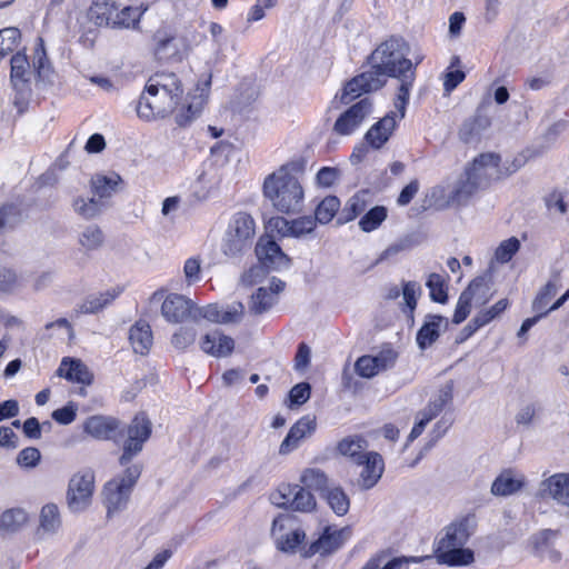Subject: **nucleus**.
<instances>
[{
    "mask_svg": "<svg viewBox=\"0 0 569 569\" xmlns=\"http://www.w3.org/2000/svg\"><path fill=\"white\" fill-rule=\"evenodd\" d=\"M408 52L409 46L401 37L392 36L380 43L369 58L370 70L353 77L343 87L341 102L348 104L363 93L382 88L388 77L403 76V72L413 70Z\"/></svg>",
    "mask_w": 569,
    "mask_h": 569,
    "instance_id": "1",
    "label": "nucleus"
},
{
    "mask_svg": "<svg viewBox=\"0 0 569 569\" xmlns=\"http://www.w3.org/2000/svg\"><path fill=\"white\" fill-rule=\"evenodd\" d=\"M119 428L120 421L108 416H91L83 425L84 432L96 439L119 442L118 436H126L122 453L119 458L120 466L126 467L142 451L144 443L151 436L152 423L144 412H140L124 429L119 431Z\"/></svg>",
    "mask_w": 569,
    "mask_h": 569,
    "instance_id": "2",
    "label": "nucleus"
},
{
    "mask_svg": "<svg viewBox=\"0 0 569 569\" xmlns=\"http://www.w3.org/2000/svg\"><path fill=\"white\" fill-rule=\"evenodd\" d=\"M182 94L183 87L176 73L157 72L146 84L137 104V114L146 121L164 118L176 110Z\"/></svg>",
    "mask_w": 569,
    "mask_h": 569,
    "instance_id": "3",
    "label": "nucleus"
},
{
    "mask_svg": "<svg viewBox=\"0 0 569 569\" xmlns=\"http://www.w3.org/2000/svg\"><path fill=\"white\" fill-rule=\"evenodd\" d=\"M297 169L295 162H289L268 174L263 180V196L280 213L295 214L303 208L305 189L296 174Z\"/></svg>",
    "mask_w": 569,
    "mask_h": 569,
    "instance_id": "4",
    "label": "nucleus"
},
{
    "mask_svg": "<svg viewBox=\"0 0 569 569\" xmlns=\"http://www.w3.org/2000/svg\"><path fill=\"white\" fill-rule=\"evenodd\" d=\"M253 236V218L246 212L234 213L221 244L223 254L230 258L242 256L251 248Z\"/></svg>",
    "mask_w": 569,
    "mask_h": 569,
    "instance_id": "5",
    "label": "nucleus"
},
{
    "mask_svg": "<svg viewBox=\"0 0 569 569\" xmlns=\"http://www.w3.org/2000/svg\"><path fill=\"white\" fill-rule=\"evenodd\" d=\"M141 475V466H128L122 476L108 481L103 489L104 505L108 516L123 509L130 498L131 491Z\"/></svg>",
    "mask_w": 569,
    "mask_h": 569,
    "instance_id": "6",
    "label": "nucleus"
},
{
    "mask_svg": "<svg viewBox=\"0 0 569 569\" xmlns=\"http://www.w3.org/2000/svg\"><path fill=\"white\" fill-rule=\"evenodd\" d=\"M94 488V473L91 470L77 472L69 481L67 500L69 508L79 512L84 510L90 501Z\"/></svg>",
    "mask_w": 569,
    "mask_h": 569,
    "instance_id": "7",
    "label": "nucleus"
},
{
    "mask_svg": "<svg viewBox=\"0 0 569 569\" xmlns=\"http://www.w3.org/2000/svg\"><path fill=\"white\" fill-rule=\"evenodd\" d=\"M349 527L337 528L328 526L322 533L305 550L303 557L309 558L315 555L329 556L339 550L350 538Z\"/></svg>",
    "mask_w": 569,
    "mask_h": 569,
    "instance_id": "8",
    "label": "nucleus"
},
{
    "mask_svg": "<svg viewBox=\"0 0 569 569\" xmlns=\"http://www.w3.org/2000/svg\"><path fill=\"white\" fill-rule=\"evenodd\" d=\"M372 113V101L363 98L342 112L333 124V131L339 136L352 134Z\"/></svg>",
    "mask_w": 569,
    "mask_h": 569,
    "instance_id": "9",
    "label": "nucleus"
},
{
    "mask_svg": "<svg viewBox=\"0 0 569 569\" xmlns=\"http://www.w3.org/2000/svg\"><path fill=\"white\" fill-rule=\"evenodd\" d=\"M397 358V351L387 346L376 355H366L360 357L355 363V369L360 377L372 378L379 372L393 367Z\"/></svg>",
    "mask_w": 569,
    "mask_h": 569,
    "instance_id": "10",
    "label": "nucleus"
},
{
    "mask_svg": "<svg viewBox=\"0 0 569 569\" xmlns=\"http://www.w3.org/2000/svg\"><path fill=\"white\" fill-rule=\"evenodd\" d=\"M256 256L261 266L269 270H280L290 264V258L269 236L260 237L256 244Z\"/></svg>",
    "mask_w": 569,
    "mask_h": 569,
    "instance_id": "11",
    "label": "nucleus"
},
{
    "mask_svg": "<svg viewBox=\"0 0 569 569\" xmlns=\"http://www.w3.org/2000/svg\"><path fill=\"white\" fill-rule=\"evenodd\" d=\"M500 157L495 153H482L475 158L472 163L466 168V174L470 176L481 188L489 184L493 179L499 178Z\"/></svg>",
    "mask_w": 569,
    "mask_h": 569,
    "instance_id": "12",
    "label": "nucleus"
},
{
    "mask_svg": "<svg viewBox=\"0 0 569 569\" xmlns=\"http://www.w3.org/2000/svg\"><path fill=\"white\" fill-rule=\"evenodd\" d=\"M194 303L182 295L170 293L161 305L162 317L171 323L193 320Z\"/></svg>",
    "mask_w": 569,
    "mask_h": 569,
    "instance_id": "13",
    "label": "nucleus"
},
{
    "mask_svg": "<svg viewBox=\"0 0 569 569\" xmlns=\"http://www.w3.org/2000/svg\"><path fill=\"white\" fill-rule=\"evenodd\" d=\"M475 532L473 520L461 518L443 529V536L438 540L437 548L465 547Z\"/></svg>",
    "mask_w": 569,
    "mask_h": 569,
    "instance_id": "14",
    "label": "nucleus"
},
{
    "mask_svg": "<svg viewBox=\"0 0 569 569\" xmlns=\"http://www.w3.org/2000/svg\"><path fill=\"white\" fill-rule=\"evenodd\" d=\"M282 501L280 506H287L295 511L310 512L316 508L313 495L306 488L298 485L284 486L279 491Z\"/></svg>",
    "mask_w": 569,
    "mask_h": 569,
    "instance_id": "15",
    "label": "nucleus"
},
{
    "mask_svg": "<svg viewBox=\"0 0 569 569\" xmlns=\"http://www.w3.org/2000/svg\"><path fill=\"white\" fill-rule=\"evenodd\" d=\"M356 465L362 467L359 475V486L365 490L373 488L385 470L383 459L381 455L376 451L367 452Z\"/></svg>",
    "mask_w": 569,
    "mask_h": 569,
    "instance_id": "16",
    "label": "nucleus"
},
{
    "mask_svg": "<svg viewBox=\"0 0 569 569\" xmlns=\"http://www.w3.org/2000/svg\"><path fill=\"white\" fill-rule=\"evenodd\" d=\"M317 422L315 417L305 416L300 418L289 430L279 447L280 455H288L297 449L300 441L316 431Z\"/></svg>",
    "mask_w": 569,
    "mask_h": 569,
    "instance_id": "17",
    "label": "nucleus"
},
{
    "mask_svg": "<svg viewBox=\"0 0 569 569\" xmlns=\"http://www.w3.org/2000/svg\"><path fill=\"white\" fill-rule=\"evenodd\" d=\"M448 319L439 315H427L421 328L417 332L416 341L421 350L431 347L440 337L441 331L447 330Z\"/></svg>",
    "mask_w": 569,
    "mask_h": 569,
    "instance_id": "18",
    "label": "nucleus"
},
{
    "mask_svg": "<svg viewBox=\"0 0 569 569\" xmlns=\"http://www.w3.org/2000/svg\"><path fill=\"white\" fill-rule=\"evenodd\" d=\"M200 348L203 352L216 357H228L234 349V340L216 329L207 332L200 340Z\"/></svg>",
    "mask_w": 569,
    "mask_h": 569,
    "instance_id": "19",
    "label": "nucleus"
},
{
    "mask_svg": "<svg viewBox=\"0 0 569 569\" xmlns=\"http://www.w3.org/2000/svg\"><path fill=\"white\" fill-rule=\"evenodd\" d=\"M396 126V113L391 111L367 131L366 142L373 149H380L389 140Z\"/></svg>",
    "mask_w": 569,
    "mask_h": 569,
    "instance_id": "20",
    "label": "nucleus"
},
{
    "mask_svg": "<svg viewBox=\"0 0 569 569\" xmlns=\"http://www.w3.org/2000/svg\"><path fill=\"white\" fill-rule=\"evenodd\" d=\"M526 478L522 473L513 470H503L492 482L491 493L498 497L511 496L525 486Z\"/></svg>",
    "mask_w": 569,
    "mask_h": 569,
    "instance_id": "21",
    "label": "nucleus"
},
{
    "mask_svg": "<svg viewBox=\"0 0 569 569\" xmlns=\"http://www.w3.org/2000/svg\"><path fill=\"white\" fill-rule=\"evenodd\" d=\"M59 377L69 381L89 386L93 381V375L89 368L79 359L63 358L57 370Z\"/></svg>",
    "mask_w": 569,
    "mask_h": 569,
    "instance_id": "22",
    "label": "nucleus"
},
{
    "mask_svg": "<svg viewBox=\"0 0 569 569\" xmlns=\"http://www.w3.org/2000/svg\"><path fill=\"white\" fill-rule=\"evenodd\" d=\"M273 226L282 236L300 238L311 233L317 222L312 216H302L291 221L284 218H277L273 220Z\"/></svg>",
    "mask_w": 569,
    "mask_h": 569,
    "instance_id": "23",
    "label": "nucleus"
},
{
    "mask_svg": "<svg viewBox=\"0 0 569 569\" xmlns=\"http://www.w3.org/2000/svg\"><path fill=\"white\" fill-rule=\"evenodd\" d=\"M243 306L238 303L237 307H233L232 310H221L217 305H208L202 308H198L194 306L193 311V321H197L201 318L207 319L211 322L219 323H229L234 322L240 319L242 313Z\"/></svg>",
    "mask_w": 569,
    "mask_h": 569,
    "instance_id": "24",
    "label": "nucleus"
},
{
    "mask_svg": "<svg viewBox=\"0 0 569 569\" xmlns=\"http://www.w3.org/2000/svg\"><path fill=\"white\" fill-rule=\"evenodd\" d=\"M436 558L439 563L449 567H463L475 561V553L465 547L436 548Z\"/></svg>",
    "mask_w": 569,
    "mask_h": 569,
    "instance_id": "25",
    "label": "nucleus"
},
{
    "mask_svg": "<svg viewBox=\"0 0 569 569\" xmlns=\"http://www.w3.org/2000/svg\"><path fill=\"white\" fill-rule=\"evenodd\" d=\"M129 340L136 353L147 355L153 342L149 323L142 320L137 321L129 330Z\"/></svg>",
    "mask_w": 569,
    "mask_h": 569,
    "instance_id": "26",
    "label": "nucleus"
},
{
    "mask_svg": "<svg viewBox=\"0 0 569 569\" xmlns=\"http://www.w3.org/2000/svg\"><path fill=\"white\" fill-rule=\"evenodd\" d=\"M387 553L380 552L371 557L362 569H408L412 563L423 561L422 557H396L387 561Z\"/></svg>",
    "mask_w": 569,
    "mask_h": 569,
    "instance_id": "27",
    "label": "nucleus"
},
{
    "mask_svg": "<svg viewBox=\"0 0 569 569\" xmlns=\"http://www.w3.org/2000/svg\"><path fill=\"white\" fill-rule=\"evenodd\" d=\"M479 189V182L463 172L449 194V202L457 206L466 204Z\"/></svg>",
    "mask_w": 569,
    "mask_h": 569,
    "instance_id": "28",
    "label": "nucleus"
},
{
    "mask_svg": "<svg viewBox=\"0 0 569 569\" xmlns=\"http://www.w3.org/2000/svg\"><path fill=\"white\" fill-rule=\"evenodd\" d=\"M368 441L360 436H348L337 443L339 455L357 463L367 455Z\"/></svg>",
    "mask_w": 569,
    "mask_h": 569,
    "instance_id": "29",
    "label": "nucleus"
},
{
    "mask_svg": "<svg viewBox=\"0 0 569 569\" xmlns=\"http://www.w3.org/2000/svg\"><path fill=\"white\" fill-rule=\"evenodd\" d=\"M121 182L119 174L111 176L94 174L90 180V187L93 196L107 202L117 191V187Z\"/></svg>",
    "mask_w": 569,
    "mask_h": 569,
    "instance_id": "30",
    "label": "nucleus"
},
{
    "mask_svg": "<svg viewBox=\"0 0 569 569\" xmlns=\"http://www.w3.org/2000/svg\"><path fill=\"white\" fill-rule=\"evenodd\" d=\"M108 207V203L94 196L91 198L77 197L72 201L74 212L86 220L99 217Z\"/></svg>",
    "mask_w": 569,
    "mask_h": 569,
    "instance_id": "31",
    "label": "nucleus"
},
{
    "mask_svg": "<svg viewBox=\"0 0 569 569\" xmlns=\"http://www.w3.org/2000/svg\"><path fill=\"white\" fill-rule=\"evenodd\" d=\"M489 126L490 119L487 116L477 114L462 123L459 137L463 142L471 143L478 140L482 131Z\"/></svg>",
    "mask_w": 569,
    "mask_h": 569,
    "instance_id": "32",
    "label": "nucleus"
},
{
    "mask_svg": "<svg viewBox=\"0 0 569 569\" xmlns=\"http://www.w3.org/2000/svg\"><path fill=\"white\" fill-rule=\"evenodd\" d=\"M120 295V290L110 289L104 292H100L98 295L89 296L82 305L79 307V312L89 315L97 313L102 310L106 306L111 303L118 296Z\"/></svg>",
    "mask_w": 569,
    "mask_h": 569,
    "instance_id": "33",
    "label": "nucleus"
},
{
    "mask_svg": "<svg viewBox=\"0 0 569 569\" xmlns=\"http://www.w3.org/2000/svg\"><path fill=\"white\" fill-rule=\"evenodd\" d=\"M396 79L400 81L398 93L395 99V108L399 112V119L405 118L406 108L409 101L410 89L416 78V71L410 70L403 72V76H396Z\"/></svg>",
    "mask_w": 569,
    "mask_h": 569,
    "instance_id": "34",
    "label": "nucleus"
},
{
    "mask_svg": "<svg viewBox=\"0 0 569 569\" xmlns=\"http://www.w3.org/2000/svg\"><path fill=\"white\" fill-rule=\"evenodd\" d=\"M300 481L307 489L319 491L321 495L330 488L327 475L318 468L306 469L300 477Z\"/></svg>",
    "mask_w": 569,
    "mask_h": 569,
    "instance_id": "35",
    "label": "nucleus"
},
{
    "mask_svg": "<svg viewBox=\"0 0 569 569\" xmlns=\"http://www.w3.org/2000/svg\"><path fill=\"white\" fill-rule=\"evenodd\" d=\"M332 511L345 516L350 507V500L341 487H330L323 495Z\"/></svg>",
    "mask_w": 569,
    "mask_h": 569,
    "instance_id": "36",
    "label": "nucleus"
},
{
    "mask_svg": "<svg viewBox=\"0 0 569 569\" xmlns=\"http://www.w3.org/2000/svg\"><path fill=\"white\" fill-rule=\"evenodd\" d=\"M340 208V200L336 196H328L316 207L315 220L317 223H329Z\"/></svg>",
    "mask_w": 569,
    "mask_h": 569,
    "instance_id": "37",
    "label": "nucleus"
},
{
    "mask_svg": "<svg viewBox=\"0 0 569 569\" xmlns=\"http://www.w3.org/2000/svg\"><path fill=\"white\" fill-rule=\"evenodd\" d=\"M367 192H359L352 196L346 203L341 216L339 217V223H346L356 219L367 208L366 200Z\"/></svg>",
    "mask_w": 569,
    "mask_h": 569,
    "instance_id": "38",
    "label": "nucleus"
},
{
    "mask_svg": "<svg viewBox=\"0 0 569 569\" xmlns=\"http://www.w3.org/2000/svg\"><path fill=\"white\" fill-rule=\"evenodd\" d=\"M560 531L542 529L530 537V545L536 556H545V550L552 547Z\"/></svg>",
    "mask_w": 569,
    "mask_h": 569,
    "instance_id": "39",
    "label": "nucleus"
},
{
    "mask_svg": "<svg viewBox=\"0 0 569 569\" xmlns=\"http://www.w3.org/2000/svg\"><path fill=\"white\" fill-rule=\"evenodd\" d=\"M28 520L22 509H9L1 515L0 529L6 532H16L22 528Z\"/></svg>",
    "mask_w": 569,
    "mask_h": 569,
    "instance_id": "40",
    "label": "nucleus"
},
{
    "mask_svg": "<svg viewBox=\"0 0 569 569\" xmlns=\"http://www.w3.org/2000/svg\"><path fill=\"white\" fill-rule=\"evenodd\" d=\"M387 216L388 211L386 207L376 206L359 220V227L363 232H371L380 227L387 219Z\"/></svg>",
    "mask_w": 569,
    "mask_h": 569,
    "instance_id": "41",
    "label": "nucleus"
},
{
    "mask_svg": "<svg viewBox=\"0 0 569 569\" xmlns=\"http://www.w3.org/2000/svg\"><path fill=\"white\" fill-rule=\"evenodd\" d=\"M276 303V297L267 288L260 287L251 296L250 312L261 315L268 311Z\"/></svg>",
    "mask_w": 569,
    "mask_h": 569,
    "instance_id": "42",
    "label": "nucleus"
},
{
    "mask_svg": "<svg viewBox=\"0 0 569 569\" xmlns=\"http://www.w3.org/2000/svg\"><path fill=\"white\" fill-rule=\"evenodd\" d=\"M104 237L98 226H88L79 234V243L87 251L97 250L103 243Z\"/></svg>",
    "mask_w": 569,
    "mask_h": 569,
    "instance_id": "43",
    "label": "nucleus"
},
{
    "mask_svg": "<svg viewBox=\"0 0 569 569\" xmlns=\"http://www.w3.org/2000/svg\"><path fill=\"white\" fill-rule=\"evenodd\" d=\"M489 286L485 277L473 279L463 291H469V298L476 306L485 305L489 298Z\"/></svg>",
    "mask_w": 569,
    "mask_h": 569,
    "instance_id": "44",
    "label": "nucleus"
},
{
    "mask_svg": "<svg viewBox=\"0 0 569 569\" xmlns=\"http://www.w3.org/2000/svg\"><path fill=\"white\" fill-rule=\"evenodd\" d=\"M452 399V387L446 386L442 388L438 397L430 401L428 406L419 412V415H426L429 419L436 418L446 407V405Z\"/></svg>",
    "mask_w": 569,
    "mask_h": 569,
    "instance_id": "45",
    "label": "nucleus"
},
{
    "mask_svg": "<svg viewBox=\"0 0 569 569\" xmlns=\"http://www.w3.org/2000/svg\"><path fill=\"white\" fill-rule=\"evenodd\" d=\"M11 83L29 82V61L24 53L18 52L11 58Z\"/></svg>",
    "mask_w": 569,
    "mask_h": 569,
    "instance_id": "46",
    "label": "nucleus"
},
{
    "mask_svg": "<svg viewBox=\"0 0 569 569\" xmlns=\"http://www.w3.org/2000/svg\"><path fill=\"white\" fill-rule=\"evenodd\" d=\"M143 13L139 7H126L111 21L114 26L121 28H134Z\"/></svg>",
    "mask_w": 569,
    "mask_h": 569,
    "instance_id": "47",
    "label": "nucleus"
},
{
    "mask_svg": "<svg viewBox=\"0 0 569 569\" xmlns=\"http://www.w3.org/2000/svg\"><path fill=\"white\" fill-rule=\"evenodd\" d=\"M557 291L558 284L552 280L548 281L535 298L532 302V310L539 313L547 311L548 313L550 310L547 307L551 299L556 296Z\"/></svg>",
    "mask_w": 569,
    "mask_h": 569,
    "instance_id": "48",
    "label": "nucleus"
},
{
    "mask_svg": "<svg viewBox=\"0 0 569 569\" xmlns=\"http://www.w3.org/2000/svg\"><path fill=\"white\" fill-rule=\"evenodd\" d=\"M61 525L58 507L48 503L42 507L40 513V526L44 531L54 532Z\"/></svg>",
    "mask_w": 569,
    "mask_h": 569,
    "instance_id": "49",
    "label": "nucleus"
},
{
    "mask_svg": "<svg viewBox=\"0 0 569 569\" xmlns=\"http://www.w3.org/2000/svg\"><path fill=\"white\" fill-rule=\"evenodd\" d=\"M204 104V98L200 94L194 101L188 102L186 107H182L179 113L176 116V121L179 126H187L194 118H197Z\"/></svg>",
    "mask_w": 569,
    "mask_h": 569,
    "instance_id": "50",
    "label": "nucleus"
},
{
    "mask_svg": "<svg viewBox=\"0 0 569 569\" xmlns=\"http://www.w3.org/2000/svg\"><path fill=\"white\" fill-rule=\"evenodd\" d=\"M430 292L432 301L438 303H446L448 301V293L445 288V279L439 273H431L426 282Z\"/></svg>",
    "mask_w": 569,
    "mask_h": 569,
    "instance_id": "51",
    "label": "nucleus"
},
{
    "mask_svg": "<svg viewBox=\"0 0 569 569\" xmlns=\"http://www.w3.org/2000/svg\"><path fill=\"white\" fill-rule=\"evenodd\" d=\"M20 31L17 28L0 30V59L12 52L19 44Z\"/></svg>",
    "mask_w": 569,
    "mask_h": 569,
    "instance_id": "52",
    "label": "nucleus"
},
{
    "mask_svg": "<svg viewBox=\"0 0 569 569\" xmlns=\"http://www.w3.org/2000/svg\"><path fill=\"white\" fill-rule=\"evenodd\" d=\"M14 96L12 99L13 106L17 108L18 113H23L29 106L31 98V86L29 82L12 83Z\"/></svg>",
    "mask_w": 569,
    "mask_h": 569,
    "instance_id": "53",
    "label": "nucleus"
},
{
    "mask_svg": "<svg viewBox=\"0 0 569 569\" xmlns=\"http://www.w3.org/2000/svg\"><path fill=\"white\" fill-rule=\"evenodd\" d=\"M306 533L301 529H296L289 533L281 536L277 541L279 550L287 553H295L298 546L305 540Z\"/></svg>",
    "mask_w": 569,
    "mask_h": 569,
    "instance_id": "54",
    "label": "nucleus"
},
{
    "mask_svg": "<svg viewBox=\"0 0 569 569\" xmlns=\"http://www.w3.org/2000/svg\"><path fill=\"white\" fill-rule=\"evenodd\" d=\"M197 331L193 327H180L171 337V345L178 350H184L196 341Z\"/></svg>",
    "mask_w": 569,
    "mask_h": 569,
    "instance_id": "55",
    "label": "nucleus"
},
{
    "mask_svg": "<svg viewBox=\"0 0 569 569\" xmlns=\"http://www.w3.org/2000/svg\"><path fill=\"white\" fill-rule=\"evenodd\" d=\"M111 7L106 0H96L89 9V17L96 24H109L111 21Z\"/></svg>",
    "mask_w": 569,
    "mask_h": 569,
    "instance_id": "56",
    "label": "nucleus"
},
{
    "mask_svg": "<svg viewBox=\"0 0 569 569\" xmlns=\"http://www.w3.org/2000/svg\"><path fill=\"white\" fill-rule=\"evenodd\" d=\"M519 248L520 241L516 237H511L498 246L495 258L499 263H507L518 252Z\"/></svg>",
    "mask_w": 569,
    "mask_h": 569,
    "instance_id": "57",
    "label": "nucleus"
},
{
    "mask_svg": "<svg viewBox=\"0 0 569 569\" xmlns=\"http://www.w3.org/2000/svg\"><path fill=\"white\" fill-rule=\"evenodd\" d=\"M401 293L405 306L412 318L413 311L417 308V298L421 293V287L416 281H403Z\"/></svg>",
    "mask_w": 569,
    "mask_h": 569,
    "instance_id": "58",
    "label": "nucleus"
},
{
    "mask_svg": "<svg viewBox=\"0 0 569 569\" xmlns=\"http://www.w3.org/2000/svg\"><path fill=\"white\" fill-rule=\"evenodd\" d=\"M417 242L413 239V236H406L396 242L391 243L388 248H386L381 254L379 256L378 262L389 259L402 251H407L412 249Z\"/></svg>",
    "mask_w": 569,
    "mask_h": 569,
    "instance_id": "59",
    "label": "nucleus"
},
{
    "mask_svg": "<svg viewBox=\"0 0 569 569\" xmlns=\"http://www.w3.org/2000/svg\"><path fill=\"white\" fill-rule=\"evenodd\" d=\"M21 218L19 208L16 204L7 203L0 207V231L14 227Z\"/></svg>",
    "mask_w": 569,
    "mask_h": 569,
    "instance_id": "60",
    "label": "nucleus"
},
{
    "mask_svg": "<svg viewBox=\"0 0 569 569\" xmlns=\"http://www.w3.org/2000/svg\"><path fill=\"white\" fill-rule=\"evenodd\" d=\"M508 305L509 302L507 299H500L489 309L478 312L476 315V322H478V325L483 326L488 325L493 319H496L500 313H502L507 309Z\"/></svg>",
    "mask_w": 569,
    "mask_h": 569,
    "instance_id": "61",
    "label": "nucleus"
},
{
    "mask_svg": "<svg viewBox=\"0 0 569 569\" xmlns=\"http://www.w3.org/2000/svg\"><path fill=\"white\" fill-rule=\"evenodd\" d=\"M469 291H462L459 296L456 310L452 317V322L456 325L461 323L467 319L470 313L472 301L469 298Z\"/></svg>",
    "mask_w": 569,
    "mask_h": 569,
    "instance_id": "62",
    "label": "nucleus"
},
{
    "mask_svg": "<svg viewBox=\"0 0 569 569\" xmlns=\"http://www.w3.org/2000/svg\"><path fill=\"white\" fill-rule=\"evenodd\" d=\"M77 410L78 406L74 402H68L64 407L56 409L51 417L56 422L67 426L76 420Z\"/></svg>",
    "mask_w": 569,
    "mask_h": 569,
    "instance_id": "63",
    "label": "nucleus"
},
{
    "mask_svg": "<svg viewBox=\"0 0 569 569\" xmlns=\"http://www.w3.org/2000/svg\"><path fill=\"white\" fill-rule=\"evenodd\" d=\"M41 459L39 449L34 447H27L22 449L17 456V463L23 468H34Z\"/></svg>",
    "mask_w": 569,
    "mask_h": 569,
    "instance_id": "64",
    "label": "nucleus"
}]
</instances>
